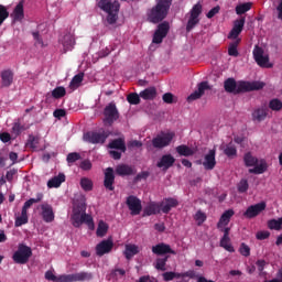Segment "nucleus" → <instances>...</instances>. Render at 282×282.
Segmentation results:
<instances>
[{"instance_id": "1", "label": "nucleus", "mask_w": 282, "mask_h": 282, "mask_svg": "<svg viewBox=\"0 0 282 282\" xmlns=\"http://www.w3.org/2000/svg\"><path fill=\"white\" fill-rule=\"evenodd\" d=\"M265 84L263 82H238L229 77L224 83V89L227 94H245L246 91H259L263 89Z\"/></svg>"}, {"instance_id": "2", "label": "nucleus", "mask_w": 282, "mask_h": 282, "mask_svg": "<svg viewBox=\"0 0 282 282\" xmlns=\"http://www.w3.org/2000/svg\"><path fill=\"white\" fill-rule=\"evenodd\" d=\"M173 6V0H156V4L147 12L149 23H162Z\"/></svg>"}, {"instance_id": "3", "label": "nucleus", "mask_w": 282, "mask_h": 282, "mask_svg": "<svg viewBox=\"0 0 282 282\" xmlns=\"http://www.w3.org/2000/svg\"><path fill=\"white\" fill-rule=\"evenodd\" d=\"M85 210L87 209L84 205L73 209L72 221L74 228H80L83 224H87L88 228L94 229V218L91 215L85 214Z\"/></svg>"}, {"instance_id": "4", "label": "nucleus", "mask_w": 282, "mask_h": 282, "mask_svg": "<svg viewBox=\"0 0 282 282\" xmlns=\"http://www.w3.org/2000/svg\"><path fill=\"white\" fill-rule=\"evenodd\" d=\"M43 200V194L39 193L36 194V198H30L26 200L22 207L21 215L15 217L14 226L15 228H21V226H25L28 221H30V218L28 216V209L32 208L33 204H39V202Z\"/></svg>"}, {"instance_id": "5", "label": "nucleus", "mask_w": 282, "mask_h": 282, "mask_svg": "<svg viewBox=\"0 0 282 282\" xmlns=\"http://www.w3.org/2000/svg\"><path fill=\"white\" fill-rule=\"evenodd\" d=\"M243 161L246 166H254L253 169H249V173H253L254 175H261L265 173V171H268V164L265 163V161H262L259 164V159L254 158L250 152L245 154Z\"/></svg>"}, {"instance_id": "6", "label": "nucleus", "mask_w": 282, "mask_h": 282, "mask_svg": "<svg viewBox=\"0 0 282 282\" xmlns=\"http://www.w3.org/2000/svg\"><path fill=\"white\" fill-rule=\"evenodd\" d=\"M30 257H32V248L24 243H19L18 250L13 253L12 259L14 263L25 265L30 261Z\"/></svg>"}, {"instance_id": "7", "label": "nucleus", "mask_w": 282, "mask_h": 282, "mask_svg": "<svg viewBox=\"0 0 282 282\" xmlns=\"http://www.w3.org/2000/svg\"><path fill=\"white\" fill-rule=\"evenodd\" d=\"M93 279H94V273L82 271L78 273L58 275L57 282H85V281H91Z\"/></svg>"}, {"instance_id": "8", "label": "nucleus", "mask_w": 282, "mask_h": 282, "mask_svg": "<svg viewBox=\"0 0 282 282\" xmlns=\"http://www.w3.org/2000/svg\"><path fill=\"white\" fill-rule=\"evenodd\" d=\"M120 118V111H118V107L116 106V102L111 101L109 102L105 109H104V122L111 127L113 122L119 120Z\"/></svg>"}, {"instance_id": "9", "label": "nucleus", "mask_w": 282, "mask_h": 282, "mask_svg": "<svg viewBox=\"0 0 282 282\" xmlns=\"http://www.w3.org/2000/svg\"><path fill=\"white\" fill-rule=\"evenodd\" d=\"M173 138H175L174 132L158 134L152 139V147L154 149H166V147H170L171 142H173Z\"/></svg>"}, {"instance_id": "10", "label": "nucleus", "mask_w": 282, "mask_h": 282, "mask_svg": "<svg viewBox=\"0 0 282 282\" xmlns=\"http://www.w3.org/2000/svg\"><path fill=\"white\" fill-rule=\"evenodd\" d=\"M202 3H196L189 11V19L186 24V32H191L196 25H199V15L202 14Z\"/></svg>"}, {"instance_id": "11", "label": "nucleus", "mask_w": 282, "mask_h": 282, "mask_svg": "<svg viewBox=\"0 0 282 282\" xmlns=\"http://www.w3.org/2000/svg\"><path fill=\"white\" fill-rule=\"evenodd\" d=\"M109 138V133L106 131L102 132H86L84 133V141L89 142V144H105L107 139Z\"/></svg>"}, {"instance_id": "12", "label": "nucleus", "mask_w": 282, "mask_h": 282, "mask_svg": "<svg viewBox=\"0 0 282 282\" xmlns=\"http://www.w3.org/2000/svg\"><path fill=\"white\" fill-rule=\"evenodd\" d=\"M169 30H171V25L167 21L160 23L153 34L152 43H155V45H160V43H162V41L166 39Z\"/></svg>"}, {"instance_id": "13", "label": "nucleus", "mask_w": 282, "mask_h": 282, "mask_svg": "<svg viewBox=\"0 0 282 282\" xmlns=\"http://www.w3.org/2000/svg\"><path fill=\"white\" fill-rule=\"evenodd\" d=\"M263 48L256 45L253 48V58L259 67H267L270 69L272 67V64H270V57L268 55H263Z\"/></svg>"}, {"instance_id": "14", "label": "nucleus", "mask_w": 282, "mask_h": 282, "mask_svg": "<svg viewBox=\"0 0 282 282\" xmlns=\"http://www.w3.org/2000/svg\"><path fill=\"white\" fill-rule=\"evenodd\" d=\"M126 204L130 210V215L135 216L142 213V200L138 196L130 195L126 199Z\"/></svg>"}, {"instance_id": "15", "label": "nucleus", "mask_w": 282, "mask_h": 282, "mask_svg": "<svg viewBox=\"0 0 282 282\" xmlns=\"http://www.w3.org/2000/svg\"><path fill=\"white\" fill-rule=\"evenodd\" d=\"M265 202L258 203L256 205H251L247 208V210L243 213V217L246 219H254V217H259L263 210L267 208Z\"/></svg>"}, {"instance_id": "16", "label": "nucleus", "mask_w": 282, "mask_h": 282, "mask_svg": "<svg viewBox=\"0 0 282 282\" xmlns=\"http://www.w3.org/2000/svg\"><path fill=\"white\" fill-rule=\"evenodd\" d=\"M61 45H63V53L67 54V52H72L74 50V45H76V39H74V34L70 32H66L62 37L58 39Z\"/></svg>"}, {"instance_id": "17", "label": "nucleus", "mask_w": 282, "mask_h": 282, "mask_svg": "<svg viewBox=\"0 0 282 282\" xmlns=\"http://www.w3.org/2000/svg\"><path fill=\"white\" fill-rule=\"evenodd\" d=\"M98 8L102 10V12H120V2L111 1V0H99L97 3Z\"/></svg>"}, {"instance_id": "18", "label": "nucleus", "mask_w": 282, "mask_h": 282, "mask_svg": "<svg viewBox=\"0 0 282 282\" xmlns=\"http://www.w3.org/2000/svg\"><path fill=\"white\" fill-rule=\"evenodd\" d=\"M217 155V151L215 149H212L208 151L207 154L204 156L203 166L205 171H213L215 166H217V160L215 156Z\"/></svg>"}, {"instance_id": "19", "label": "nucleus", "mask_w": 282, "mask_h": 282, "mask_svg": "<svg viewBox=\"0 0 282 282\" xmlns=\"http://www.w3.org/2000/svg\"><path fill=\"white\" fill-rule=\"evenodd\" d=\"M159 204L161 206V212L164 215H169L171 210H173V208H177V206H180V202L177 200V198H173V197L164 198Z\"/></svg>"}, {"instance_id": "20", "label": "nucleus", "mask_w": 282, "mask_h": 282, "mask_svg": "<svg viewBox=\"0 0 282 282\" xmlns=\"http://www.w3.org/2000/svg\"><path fill=\"white\" fill-rule=\"evenodd\" d=\"M40 208L42 210L41 215L43 221H45V224H52V221H54L55 219L54 208L52 207V205L44 203L40 206Z\"/></svg>"}, {"instance_id": "21", "label": "nucleus", "mask_w": 282, "mask_h": 282, "mask_svg": "<svg viewBox=\"0 0 282 282\" xmlns=\"http://www.w3.org/2000/svg\"><path fill=\"white\" fill-rule=\"evenodd\" d=\"M113 250V241L111 239L102 240L96 246L97 257H104V254H109Z\"/></svg>"}, {"instance_id": "22", "label": "nucleus", "mask_w": 282, "mask_h": 282, "mask_svg": "<svg viewBox=\"0 0 282 282\" xmlns=\"http://www.w3.org/2000/svg\"><path fill=\"white\" fill-rule=\"evenodd\" d=\"M243 25H246V18H240L234 22V28L228 34V39H232L234 41L239 39V34L243 32Z\"/></svg>"}, {"instance_id": "23", "label": "nucleus", "mask_w": 282, "mask_h": 282, "mask_svg": "<svg viewBox=\"0 0 282 282\" xmlns=\"http://www.w3.org/2000/svg\"><path fill=\"white\" fill-rule=\"evenodd\" d=\"M210 89V86L208 85V82H202L197 85V90L192 93L187 97L188 102H193V100H199L202 96L206 93V90Z\"/></svg>"}, {"instance_id": "24", "label": "nucleus", "mask_w": 282, "mask_h": 282, "mask_svg": "<svg viewBox=\"0 0 282 282\" xmlns=\"http://www.w3.org/2000/svg\"><path fill=\"white\" fill-rule=\"evenodd\" d=\"M153 254H158V257H162L164 254H177L175 250L171 249V245L160 242L152 247Z\"/></svg>"}, {"instance_id": "25", "label": "nucleus", "mask_w": 282, "mask_h": 282, "mask_svg": "<svg viewBox=\"0 0 282 282\" xmlns=\"http://www.w3.org/2000/svg\"><path fill=\"white\" fill-rule=\"evenodd\" d=\"M116 182V175L113 174V167H107L105 172L104 186L107 191H115L113 183Z\"/></svg>"}, {"instance_id": "26", "label": "nucleus", "mask_w": 282, "mask_h": 282, "mask_svg": "<svg viewBox=\"0 0 282 282\" xmlns=\"http://www.w3.org/2000/svg\"><path fill=\"white\" fill-rule=\"evenodd\" d=\"M173 164H175V158L171 154H164L158 161L156 166L158 169H163V171H169Z\"/></svg>"}, {"instance_id": "27", "label": "nucleus", "mask_w": 282, "mask_h": 282, "mask_svg": "<svg viewBox=\"0 0 282 282\" xmlns=\"http://www.w3.org/2000/svg\"><path fill=\"white\" fill-rule=\"evenodd\" d=\"M162 213L160 203L150 202L144 208H143V215L142 217H151V215H160Z\"/></svg>"}, {"instance_id": "28", "label": "nucleus", "mask_w": 282, "mask_h": 282, "mask_svg": "<svg viewBox=\"0 0 282 282\" xmlns=\"http://www.w3.org/2000/svg\"><path fill=\"white\" fill-rule=\"evenodd\" d=\"M115 173L120 177H127L129 175H135V169L129 164H119L116 166Z\"/></svg>"}, {"instance_id": "29", "label": "nucleus", "mask_w": 282, "mask_h": 282, "mask_svg": "<svg viewBox=\"0 0 282 282\" xmlns=\"http://www.w3.org/2000/svg\"><path fill=\"white\" fill-rule=\"evenodd\" d=\"M253 122H263L268 118V107L256 108L251 115Z\"/></svg>"}, {"instance_id": "30", "label": "nucleus", "mask_w": 282, "mask_h": 282, "mask_svg": "<svg viewBox=\"0 0 282 282\" xmlns=\"http://www.w3.org/2000/svg\"><path fill=\"white\" fill-rule=\"evenodd\" d=\"M235 216V210L228 209L219 218V221L217 223V228H224L230 224V218Z\"/></svg>"}, {"instance_id": "31", "label": "nucleus", "mask_w": 282, "mask_h": 282, "mask_svg": "<svg viewBox=\"0 0 282 282\" xmlns=\"http://www.w3.org/2000/svg\"><path fill=\"white\" fill-rule=\"evenodd\" d=\"M24 1L21 0L14 8L11 17L13 18L14 21H22L25 19V11L23 9Z\"/></svg>"}, {"instance_id": "32", "label": "nucleus", "mask_w": 282, "mask_h": 282, "mask_svg": "<svg viewBox=\"0 0 282 282\" xmlns=\"http://www.w3.org/2000/svg\"><path fill=\"white\" fill-rule=\"evenodd\" d=\"M2 87H10L14 83V73L10 69L2 70L1 74Z\"/></svg>"}, {"instance_id": "33", "label": "nucleus", "mask_w": 282, "mask_h": 282, "mask_svg": "<svg viewBox=\"0 0 282 282\" xmlns=\"http://www.w3.org/2000/svg\"><path fill=\"white\" fill-rule=\"evenodd\" d=\"M143 100H155L158 97V89L155 87H149L139 94Z\"/></svg>"}, {"instance_id": "34", "label": "nucleus", "mask_w": 282, "mask_h": 282, "mask_svg": "<svg viewBox=\"0 0 282 282\" xmlns=\"http://www.w3.org/2000/svg\"><path fill=\"white\" fill-rule=\"evenodd\" d=\"M109 149H117V151H121V153H126L127 152V143L124 142L123 138H118L112 140L109 144H108Z\"/></svg>"}, {"instance_id": "35", "label": "nucleus", "mask_w": 282, "mask_h": 282, "mask_svg": "<svg viewBox=\"0 0 282 282\" xmlns=\"http://www.w3.org/2000/svg\"><path fill=\"white\" fill-rule=\"evenodd\" d=\"M63 182H65V174L59 173L57 176H54L53 178H51L47 182V187L48 188H58L61 186V184H63Z\"/></svg>"}, {"instance_id": "36", "label": "nucleus", "mask_w": 282, "mask_h": 282, "mask_svg": "<svg viewBox=\"0 0 282 282\" xmlns=\"http://www.w3.org/2000/svg\"><path fill=\"white\" fill-rule=\"evenodd\" d=\"M140 253V248L137 245H126V250L123 252L126 259L130 260Z\"/></svg>"}, {"instance_id": "37", "label": "nucleus", "mask_w": 282, "mask_h": 282, "mask_svg": "<svg viewBox=\"0 0 282 282\" xmlns=\"http://www.w3.org/2000/svg\"><path fill=\"white\" fill-rule=\"evenodd\" d=\"M176 153H178V155H182L183 158H191V155L195 154L193 149H191L186 144H182V145L176 147Z\"/></svg>"}, {"instance_id": "38", "label": "nucleus", "mask_w": 282, "mask_h": 282, "mask_svg": "<svg viewBox=\"0 0 282 282\" xmlns=\"http://www.w3.org/2000/svg\"><path fill=\"white\" fill-rule=\"evenodd\" d=\"M85 78L84 73H79L73 77V79L69 83L70 89H78L80 87V84L83 83V79Z\"/></svg>"}, {"instance_id": "39", "label": "nucleus", "mask_w": 282, "mask_h": 282, "mask_svg": "<svg viewBox=\"0 0 282 282\" xmlns=\"http://www.w3.org/2000/svg\"><path fill=\"white\" fill-rule=\"evenodd\" d=\"M39 142H41L40 137L30 134L26 142V147H29V149H32L33 151H39Z\"/></svg>"}, {"instance_id": "40", "label": "nucleus", "mask_w": 282, "mask_h": 282, "mask_svg": "<svg viewBox=\"0 0 282 282\" xmlns=\"http://www.w3.org/2000/svg\"><path fill=\"white\" fill-rule=\"evenodd\" d=\"M241 43V39H237L235 42L229 44L228 47V54L229 56H239V51L237 50V47H239V44Z\"/></svg>"}, {"instance_id": "41", "label": "nucleus", "mask_w": 282, "mask_h": 282, "mask_svg": "<svg viewBox=\"0 0 282 282\" xmlns=\"http://www.w3.org/2000/svg\"><path fill=\"white\" fill-rule=\"evenodd\" d=\"M220 248H224V250H227V252H235V247H232L230 243V237H221Z\"/></svg>"}, {"instance_id": "42", "label": "nucleus", "mask_w": 282, "mask_h": 282, "mask_svg": "<svg viewBox=\"0 0 282 282\" xmlns=\"http://www.w3.org/2000/svg\"><path fill=\"white\" fill-rule=\"evenodd\" d=\"M67 90L63 86H57L55 89L52 90V97L56 100L64 98L66 96Z\"/></svg>"}, {"instance_id": "43", "label": "nucleus", "mask_w": 282, "mask_h": 282, "mask_svg": "<svg viewBox=\"0 0 282 282\" xmlns=\"http://www.w3.org/2000/svg\"><path fill=\"white\" fill-rule=\"evenodd\" d=\"M108 230H109V225H107V223L101 220L98 224L96 235H97V237H105V235H107Z\"/></svg>"}, {"instance_id": "44", "label": "nucleus", "mask_w": 282, "mask_h": 282, "mask_svg": "<svg viewBox=\"0 0 282 282\" xmlns=\"http://www.w3.org/2000/svg\"><path fill=\"white\" fill-rule=\"evenodd\" d=\"M249 10H252V2H246L236 7L237 14H246Z\"/></svg>"}, {"instance_id": "45", "label": "nucleus", "mask_w": 282, "mask_h": 282, "mask_svg": "<svg viewBox=\"0 0 282 282\" xmlns=\"http://www.w3.org/2000/svg\"><path fill=\"white\" fill-rule=\"evenodd\" d=\"M80 186H82L83 191H85L86 193H89V191L94 189V182H91V180H89L87 177H83L80 180Z\"/></svg>"}, {"instance_id": "46", "label": "nucleus", "mask_w": 282, "mask_h": 282, "mask_svg": "<svg viewBox=\"0 0 282 282\" xmlns=\"http://www.w3.org/2000/svg\"><path fill=\"white\" fill-rule=\"evenodd\" d=\"M269 230H282L281 218L268 220Z\"/></svg>"}, {"instance_id": "47", "label": "nucleus", "mask_w": 282, "mask_h": 282, "mask_svg": "<svg viewBox=\"0 0 282 282\" xmlns=\"http://www.w3.org/2000/svg\"><path fill=\"white\" fill-rule=\"evenodd\" d=\"M269 109L271 111H281L282 109V101L281 99L274 98L269 101Z\"/></svg>"}, {"instance_id": "48", "label": "nucleus", "mask_w": 282, "mask_h": 282, "mask_svg": "<svg viewBox=\"0 0 282 282\" xmlns=\"http://www.w3.org/2000/svg\"><path fill=\"white\" fill-rule=\"evenodd\" d=\"M166 261H169V256H165L164 258H158L155 269L161 270V272H165Z\"/></svg>"}, {"instance_id": "49", "label": "nucleus", "mask_w": 282, "mask_h": 282, "mask_svg": "<svg viewBox=\"0 0 282 282\" xmlns=\"http://www.w3.org/2000/svg\"><path fill=\"white\" fill-rule=\"evenodd\" d=\"M127 100L130 105H140V95L137 93H130L127 96Z\"/></svg>"}, {"instance_id": "50", "label": "nucleus", "mask_w": 282, "mask_h": 282, "mask_svg": "<svg viewBox=\"0 0 282 282\" xmlns=\"http://www.w3.org/2000/svg\"><path fill=\"white\" fill-rule=\"evenodd\" d=\"M126 274H127V271L124 269H120V268H115L110 272V276H112V279H121V276H124Z\"/></svg>"}, {"instance_id": "51", "label": "nucleus", "mask_w": 282, "mask_h": 282, "mask_svg": "<svg viewBox=\"0 0 282 282\" xmlns=\"http://www.w3.org/2000/svg\"><path fill=\"white\" fill-rule=\"evenodd\" d=\"M10 17V12H8V8L6 6L0 4V25H3V21Z\"/></svg>"}, {"instance_id": "52", "label": "nucleus", "mask_w": 282, "mask_h": 282, "mask_svg": "<svg viewBox=\"0 0 282 282\" xmlns=\"http://www.w3.org/2000/svg\"><path fill=\"white\" fill-rule=\"evenodd\" d=\"M224 153L227 158H235L237 155V148L235 145H227Z\"/></svg>"}, {"instance_id": "53", "label": "nucleus", "mask_w": 282, "mask_h": 282, "mask_svg": "<svg viewBox=\"0 0 282 282\" xmlns=\"http://www.w3.org/2000/svg\"><path fill=\"white\" fill-rule=\"evenodd\" d=\"M78 160H80V153H77V152L68 153L66 158V161L68 162V164H74V162H78Z\"/></svg>"}, {"instance_id": "54", "label": "nucleus", "mask_w": 282, "mask_h": 282, "mask_svg": "<svg viewBox=\"0 0 282 282\" xmlns=\"http://www.w3.org/2000/svg\"><path fill=\"white\" fill-rule=\"evenodd\" d=\"M107 14H108L107 21H108L109 25H113V23H116V21H118V12L109 11Z\"/></svg>"}, {"instance_id": "55", "label": "nucleus", "mask_w": 282, "mask_h": 282, "mask_svg": "<svg viewBox=\"0 0 282 282\" xmlns=\"http://www.w3.org/2000/svg\"><path fill=\"white\" fill-rule=\"evenodd\" d=\"M239 252L242 257H250V247L242 242L239 247Z\"/></svg>"}, {"instance_id": "56", "label": "nucleus", "mask_w": 282, "mask_h": 282, "mask_svg": "<svg viewBox=\"0 0 282 282\" xmlns=\"http://www.w3.org/2000/svg\"><path fill=\"white\" fill-rule=\"evenodd\" d=\"M250 185H248V180H241L238 184L239 193H247Z\"/></svg>"}, {"instance_id": "57", "label": "nucleus", "mask_w": 282, "mask_h": 282, "mask_svg": "<svg viewBox=\"0 0 282 282\" xmlns=\"http://www.w3.org/2000/svg\"><path fill=\"white\" fill-rule=\"evenodd\" d=\"M195 220L198 221V226H202V224L206 221V214H204L202 210H198L195 215Z\"/></svg>"}, {"instance_id": "58", "label": "nucleus", "mask_w": 282, "mask_h": 282, "mask_svg": "<svg viewBox=\"0 0 282 282\" xmlns=\"http://www.w3.org/2000/svg\"><path fill=\"white\" fill-rule=\"evenodd\" d=\"M149 177V172H140L137 174L133 178L134 184H138V182H142V180H147Z\"/></svg>"}, {"instance_id": "59", "label": "nucleus", "mask_w": 282, "mask_h": 282, "mask_svg": "<svg viewBox=\"0 0 282 282\" xmlns=\"http://www.w3.org/2000/svg\"><path fill=\"white\" fill-rule=\"evenodd\" d=\"M91 161L89 160H84L80 162L79 167L82 169V171H91Z\"/></svg>"}, {"instance_id": "60", "label": "nucleus", "mask_w": 282, "mask_h": 282, "mask_svg": "<svg viewBox=\"0 0 282 282\" xmlns=\"http://www.w3.org/2000/svg\"><path fill=\"white\" fill-rule=\"evenodd\" d=\"M256 237L259 241H263V240L270 238V231H258Z\"/></svg>"}, {"instance_id": "61", "label": "nucleus", "mask_w": 282, "mask_h": 282, "mask_svg": "<svg viewBox=\"0 0 282 282\" xmlns=\"http://www.w3.org/2000/svg\"><path fill=\"white\" fill-rule=\"evenodd\" d=\"M45 279L46 281L58 282V276H56L51 270L45 272Z\"/></svg>"}, {"instance_id": "62", "label": "nucleus", "mask_w": 282, "mask_h": 282, "mask_svg": "<svg viewBox=\"0 0 282 282\" xmlns=\"http://www.w3.org/2000/svg\"><path fill=\"white\" fill-rule=\"evenodd\" d=\"M219 10H221V7L216 6L214 7L212 10H209V12L206 14L207 19H213V17H215V14H219Z\"/></svg>"}, {"instance_id": "63", "label": "nucleus", "mask_w": 282, "mask_h": 282, "mask_svg": "<svg viewBox=\"0 0 282 282\" xmlns=\"http://www.w3.org/2000/svg\"><path fill=\"white\" fill-rule=\"evenodd\" d=\"M162 98H163V102H166V105H173V98H174L173 94L165 93Z\"/></svg>"}, {"instance_id": "64", "label": "nucleus", "mask_w": 282, "mask_h": 282, "mask_svg": "<svg viewBox=\"0 0 282 282\" xmlns=\"http://www.w3.org/2000/svg\"><path fill=\"white\" fill-rule=\"evenodd\" d=\"M137 282H158V280L151 275H142Z\"/></svg>"}]
</instances>
